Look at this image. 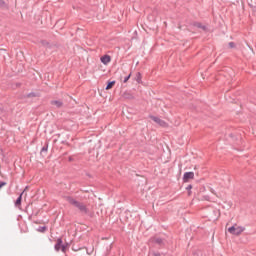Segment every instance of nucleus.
Returning <instances> with one entry per match:
<instances>
[{
	"label": "nucleus",
	"mask_w": 256,
	"mask_h": 256,
	"mask_svg": "<svg viewBox=\"0 0 256 256\" xmlns=\"http://www.w3.org/2000/svg\"><path fill=\"white\" fill-rule=\"evenodd\" d=\"M42 151H47V148L43 147V148H42Z\"/></svg>",
	"instance_id": "21"
},
{
	"label": "nucleus",
	"mask_w": 256,
	"mask_h": 256,
	"mask_svg": "<svg viewBox=\"0 0 256 256\" xmlns=\"http://www.w3.org/2000/svg\"><path fill=\"white\" fill-rule=\"evenodd\" d=\"M156 243H158L159 245H161L163 243V240H161V238L156 239Z\"/></svg>",
	"instance_id": "13"
},
{
	"label": "nucleus",
	"mask_w": 256,
	"mask_h": 256,
	"mask_svg": "<svg viewBox=\"0 0 256 256\" xmlns=\"http://www.w3.org/2000/svg\"><path fill=\"white\" fill-rule=\"evenodd\" d=\"M198 27H200L201 29H205V26H201V24H198Z\"/></svg>",
	"instance_id": "18"
},
{
	"label": "nucleus",
	"mask_w": 256,
	"mask_h": 256,
	"mask_svg": "<svg viewBox=\"0 0 256 256\" xmlns=\"http://www.w3.org/2000/svg\"><path fill=\"white\" fill-rule=\"evenodd\" d=\"M66 200L68 201V203H70V205H73L74 207H76V209H79L81 213H89V208H87V205H85V203L77 201L71 196H68Z\"/></svg>",
	"instance_id": "1"
},
{
	"label": "nucleus",
	"mask_w": 256,
	"mask_h": 256,
	"mask_svg": "<svg viewBox=\"0 0 256 256\" xmlns=\"http://www.w3.org/2000/svg\"><path fill=\"white\" fill-rule=\"evenodd\" d=\"M228 231L231 233V235H241L243 231H245V227L235 225L228 228Z\"/></svg>",
	"instance_id": "2"
},
{
	"label": "nucleus",
	"mask_w": 256,
	"mask_h": 256,
	"mask_svg": "<svg viewBox=\"0 0 256 256\" xmlns=\"http://www.w3.org/2000/svg\"><path fill=\"white\" fill-rule=\"evenodd\" d=\"M229 47H231V48L235 47V43L234 42H230L229 43Z\"/></svg>",
	"instance_id": "16"
},
{
	"label": "nucleus",
	"mask_w": 256,
	"mask_h": 256,
	"mask_svg": "<svg viewBox=\"0 0 256 256\" xmlns=\"http://www.w3.org/2000/svg\"><path fill=\"white\" fill-rule=\"evenodd\" d=\"M154 256H161V254L160 253H155Z\"/></svg>",
	"instance_id": "19"
},
{
	"label": "nucleus",
	"mask_w": 256,
	"mask_h": 256,
	"mask_svg": "<svg viewBox=\"0 0 256 256\" xmlns=\"http://www.w3.org/2000/svg\"><path fill=\"white\" fill-rule=\"evenodd\" d=\"M46 227H42V228H40V231L43 233L44 231H46Z\"/></svg>",
	"instance_id": "17"
},
{
	"label": "nucleus",
	"mask_w": 256,
	"mask_h": 256,
	"mask_svg": "<svg viewBox=\"0 0 256 256\" xmlns=\"http://www.w3.org/2000/svg\"><path fill=\"white\" fill-rule=\"evenodd\" d=\"M195 177V173L193 172H185L184 176H183V181L185 183H187V181H189V179H193Z\"/></svg>",
	"instance_id": "4"
},
{
	"label": "nucleus",
	"mask_w": 256,
	"mask_h": 256,
	"mask_svg": "<svg viewBox=\"0 0 256 256\" xmlns=\"http://www.w3.org/2000/svg\"><path fill=\"white\" fill-rule=\"evenodd\" d=\"M31 96H32V97H35V94H29V97H31Z\"/></svg>",
	"instance_id": "20"
},
{
	"label": "nucleus",
	"mask_w": 256,
	"mask_h": 256,
	"mask_svg": "<svg viewBox=\"0 0 256 256\" xmlns=\"http://www.w3.org/2000/svg\"><path fill=\"white\" fill-rule=\"evenodd\" d=\"M100 61L103 63V65H109V63H111V56L104 55L100 58Z\"/></svg>",
	"instance_id": "5"
},
{
	"label": "nucleus",
	"mask_w": 256,
	"mask_h": 256,
	"mask_svg": "<svg viewBox=\"0 0 256 256\" xmlns=\"http://www.w3.org/2000/svg\"><path fill=\"white\" fill-rule=\"evenodd\" d=\"M129 79H131V74H129L128 76H126L123 80V83H127V81H129Z\"/></svg>",
	"instance_id": "10"
},
{
	"label": "nucleus",
	"mask_w": 256,
	"mask_h": 256,
	"mask_svg": "<svg viewBox=\"0 0 256 256\" xmlns=\"http://www.w3.org/2000/svg\"><path fill=\"white\" fill-rule=\"evenodd\" d=\"M52 105H56L57 107H61L63 105V102L59 101V100H54V101H52Z\"/></svg>",
	"instance_id": "8"
},
{
	"label": "nucleus",
	"mask_w": 256,
	"mask_h": 256,
	"mask_svg": "<svg viewBox=\"0 0 256 256\" xmlns=\"http://www.w3.org/2000/svg\"><path fill=\"white\" fill-rule=\"evenodd\" d=\"M62 246H63V240L61 238H58L54 246L55 251H61Z\"/></svg>",
	"instance_id": "6"
},
{
	"label": "nucleus",
	"mask_w": 256,
	"mask_h": 256,
	"mask_svg": "<svg viewBox=\"0 0 256 256\" xmlns=\"http://www.w3.org/2000/svg\"><path fill=\"white\" fill-rule=\"evenodd\" d=\"M0 112H1V108H0Z\"/></svg>",
	"instance_id": "22"
},
{
	"label": "nucleus",
	"mask_w": 256,
	"mask_h": 256,
	"mask_svg": "<svg viewBox=\"0 0 256 256\" xmlns=\"http://www.w3.org/2000/svg\"><path fill=\"white\" fill-rule=\"evenodd\" d=\"M21 199H23V194H20V196L17 198L15 202L16 207H19V205H21Z\"/></svg>",
	"instance_id": "7"
},
{
	"label": "nucleus",
	"mask_w": 256,
	"mask_h": 256,
	"mask_svg": "<svg viewBox=\"0 0 256 256\" xmlns=\"http://www.w3.org/2000/svg\"><path fill=\"white\" fill-rule=\"evenodd\" d=\"M5 185H7V182H0V189H1L2 187H5Z\"/></svg>",
	"instance_id": "14"
},
{
	"label": "nucleus",
	"mask_w": 256,
	"mask_h": 256,
	"mask_svg": "<svg viewBox=\"0 0 256 256\" xmlns=\"http://www.w3.org/2000/svg\"><path fill=\"white\" fill-rule=\"evenodd\" d=\"M140 81H141V73H138L137 82L140 83Z\"/></svg>",
	"instance_id": "15"
},
{
	"label": "nucleus",
	"mask_w": 256,
	"mask_h": 256,
	"mask_svg": "<svg viewBox=\"0 0 256 256\" xmlns=\"http://www.w3.org/2000/svg\"><path fill=\"white\" fill-rule=\"evenodd\" d=\"M0 7H5V0H0Z\"/></svg>",
	"instance_id": "12"
},
{
	"label": "nucleus",
	"mask_w": 256,
	"mask_h": 256,
	"mask_svg": "<svg viewBox=\"0 0 256 256\" xmlns=\"http://www.w3.org/2000/svg\"><path fill=\"white\" fill-rule=\"evenodd\" d=\"M61 251H62L63 253H65V251H67V247H66L65 245H62V246H61Z\"/></svg>",
	"instance_id": "11"
},
{
	"label": "nucleus",
	"mask_w": 256,
	"mask_h": 256,
	"mask_svg": "<svg viewBox=\"0 0 256 256\" xmlns=\"http://www.w3.org/2000/svg\"><path fill=\"white\" fill-rule=\"evenodd\" d=\"M113 85H115V81L109 82L106 86V90L112 89Z\"/></svg>",
	"instance_id": "9"
},
{
	"label": "nucleus",
	"mask_w": 256,
	"mask_h": 256,
	"mask_svg": "<svg viewBox=\"0 0 256 256\" xmlns=\"http://www.w3.org/2000/svg\"><path fill=\"white\" fill-rule=\"evenodd\" d=\"M150 119H152V121H154V123H157V125H159L160 127H167L166 122L159 117L150 116Z\"/></svg>",
	"instance_id": "3"
}]
</instances>
